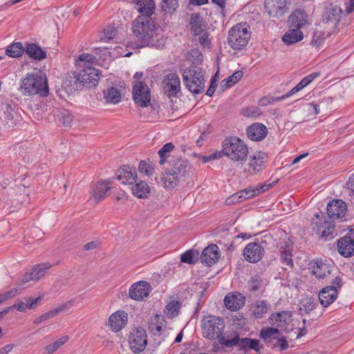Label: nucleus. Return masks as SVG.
Segmentation results:
<instances>
[{"label":"nucleus","mask_w":354,"mask_h":354,"mask_svg":"<svg viewBox=\"0 0 354 354\" xmlns=\"http://www.w3.org/2000/svg\"><path fill=\"white\" fill-rule=\"evenodd\" d=\"M79 74L84 87L88 88L97 85L100 77L99 71L91 66H85Z\"/></svg>","instance_id":"obj_16"},{"label":"nucleus","mask_w":354,"mask_h":354,"mask_svg":"<svg viewBox=\"0 0 354 354\" xmlns=\"http://www.w3.org/2000/svg\"><path fill=\"white\" fill-rule=\"evenodd\" d=\"M245 304V298L241 293H228L224 299L225 307L231 311L241 309Z\"/></svg>","instance_id":"obj_21"},{"label":"nucleus","mask_w":354,"mask_h":354,"mask_svg":"<svg viewBox=\"0 0 354 354\" xmlns=\"http://www.w3.org/2000/svg\"><path fill=\"white\" fill-rule=\"evenodd\" d=\"M263 153H259L250 158L248 163V171L256 174L263 170L264 167Z\"/></svg>","instance_id":"obj_37"},{"label":"nucleus","mask_w":354,"mask_h":354,"mask_svg":"<svg viewBox=\"0 0 354 354\" xmlns=\"http://www.w3.org/2000/svg\"><path fill=\"white\" fill-rule=\"evenodd\" d=\"M337 250L344 257H350L354 254V240L351 236H345L337 243Z\"/></svg>","instance_id":"obj_27"},{"label":"nucleus","mask_w":354,"mask_h":354,"mask_svg":"<svg viewBox=\"0 0 354 354\" xmlns=\"http://www.w3.org/2000/svg\"><path fill=\"white\" fill-rule=\"evenodd\" d=\"M191 29L194 35H201L205 32L206 25L200 14L195 13L191 17Z\"/></svg>","instance_id":"obj_38"},{"label":"nucleus","mask_w":354,"mask_h":354,"mask_svg":"<svg viewBox=\"0 0 354 354\" xmlns=\"http://www.w3.org/2000/svg\"><path fill=\"white\" fill-rule=\"evenodd\" d=\"M223 152L225 156L234 162H243L248 155L246 143L236 136L226 138L223 142Z\"/></svg>","instance_id":"obj_2"},{"label":"nucleus","mask_w":354,"mask_h":354,"mask_svg":"<svg viewBox=\"0 0 354 354\" xmlns=\"http://www.w3.org/2000/svg\"><path fill=\"white\" fill-rule=\"evenodd\" d=\"M218 80L217 74H216L212 78L210 86H209V88L206 92V95L207 96L212 97L214 95L216 88L218 86Z\"/></svg>","instance_id":"obj_61"},{"label":"nucleus","mask_w":354,"mask_h":354,"mask_svg":"<svg viewBox=\"0 0 354 354\" xmlns=\"http://www.w3.org/2000/svg\"><path fill=\"white\" fill-rule=\"evenodd\" d=\"M258 195H259V192L257 190V186H250L233 194L228 200L231 199L232 202L239 203L243 200L249 199Z\"/></svg>","instance_id":"obj_30"},{"label":"nucleus","mask_w":354,"mask_h":354,"mask_svg":"<svg viewBox=\"0 0 354 354\" xmlns=\"http://www.w3.org/2000/svg\"><path fill=\"white\" fill-rule=\"evenodd\" d=\"M53 266L49 262H43L35 265L30 271L26 272L22 277L21 281L25 283L29 281H38L44 277L47 271Z\"/></svg>","instance_id":"obj_13"},{"label":"nucleus","mask_w":354,"mask_h":354,"mask_svg":"<svg viewBox=\"0 0 354 354\" xmlns=\"http://www.w3.org/2000/svg\"><path fill=\"white\" fill-rule=\"evenodd\" d=\"M341 12V8L337 6L330 8L326 12L325 19L328 22L336 23L339 19Z\"/></svg>","instance_id":"obj_48"},{"label":"nucleus","mask_w":354,"mask_h":354,"mask_svg":"<svg viewBox=\"0 0 354 354\" xmlns=\"http://www.w3.org/2000/svg\"><path fill=\"white\" fill-rule=\"evenodd\" d=\"M286 0H265V8L269 15L279 17L286 10Z\"/></svg>","instance_id":"obj_20"},{"label":"nucleus","mask_w":354,"mask_h":354,"mask_svg":"<svg viewBox=\"0 0 354 354\" xmlns=\"http://www.w3.org/2000/svg\"><path fill=\"white\" fill-rule=\"evenodd\" d=\"M111 189L110 180H101L95 183L91 192V196L90 201L94 203H98L100 201L104 199L106 193Z\"/></svg>","instance_id":"obj_19"},{"label":"nucleus","mask_w":354,"mask_h":354,"mask_svg":"<svg viewBox=\"0 0 354 354\" xmlns=\"http://www.w3.org/2000/svg\"><path fill=\"white\" fill-rule=\"evenodd\" d=\"M133 98L135 103L140 106H148L151 102L148 86L142 82H137L133 87Z\"/></svg>","instance_id":"obj_11"},{"label":"nucleus","mask_w":354,"mask_h":354,"mask_svg":"<svg viewBox=\"0 0 354 354\" xmlns=\"http://www.w3.org/2000/svg\"><path fill=\"white\" fill-rule=\"evenodd\" d=\"M243 254L245 259L250 263L260 261L265 254V249L262 243L251 242L245 247Z\"/></svg>","instance_id":"obj_12"},{"label":"nucleus","mask_w":354,"mask_h":354,"mask_svg":"<svg viewBox=\"0 0 354 354\" xmlns=\"http://www.w3.org/2000/svg\"><path fill=\"white\" fill-rule=\"evenodd\" d=\"M96 62L97 58L95 56L88 53H82L75 59V65L84 68L85 66H90V64H93Z\"/></svg>","instance_id":"obj_41"},{"label":"nucleus","mask_w":354,"mask_h":354,"mask_svg":"<svg viewBox=\"0 0 354 354\" xmlns=\"http://www.w3.org/2000/svg\"><path fill=\"white\" fill-rule=\"evenodd\" d=\"M138 170L141 174L148 177L151 176L154 172V168L149 160L140 161L138 165Z\"/></svg>","instance_id":"obj_49"},{"label":"nucleus","mask_w":354,"mask_h":354,"mask_svg":"<svg viewBox=\"0 0 354 354\" xmlns=\"http://www.w3.org/2000/svg\"><path fill=\"white\" fill-rule=\"evenodd\" d=\"M243 75L241 71L234 72L232 75L229 76L227 79L222 80L221 84V88L222 91L225 90L228 87H231L236 84Z\"/></svg>","instance_id":"obj_43"},{"label":"nucleus","mask_w":354,"mask_h":354,"mask_svg":"<svg viewBox=\"0 0 354 354\" xmlns=\"http://www.w3.org/2000/svg\"><path fill=\"white\" fill-rule=\"evenodd\" d=\"M117 179L124 185H132L137 179L136 169L129 165L123 166L117 172Z\"/></svg>","instance_id":"obj_25"},{"label":"nucleus","mask_w":354,"mask_h":354,"mask_svg":"<svg viewBox=\"0 0 354 354\" xmlns=\"http://www.w3.org/2000/svg\"><path fill=\"white\" fill-rule=\"evenodd\" d=\"M163 88L168 97H175L180 89V82L176 73H169L165 77L163 81Z\"/></svg>","instance_id":"obj_18"},{"label":"nucleus","mask_w":354,"mask_h":354,"mask_svg":"<svg viewBox=\"0 0 354 354\" xmlns=\"http://www.w3.org/2000/svg\"><path fill=\"white\" fill-rule=\"evenodd\" d=\"M150 290L151 286L147 281H140L131 286L129 295L133 300L141 301L149 295Z\"/></svg>","instance_id":"obj_17"},{"label":"nucleus","mask_w":354,"mask_h":354,"mask_svg":"<svg viewBox=\"0 0 354 354\" xmlns=\"http://www.w3.org/2000/svg\"><path fill=\"white\" fill-rule=\"evenodd\" d=\"M178 7V0H162L161 3L162 9L167 12L172 13Z\"/></svg>","instance_id":"obj_50"},{"label":"nucleus","mask_w":354,"mask_h":354,"mask_svg":"<svg viewBox=\"0 0 354 354\" xmlns=\"http://www.w3.org/2000/svg\"><path fill=\"white\" fill-rule=\"evenodd\" d=\"M219 343L225 347H232L238 346L240 350L248 351L253 349L256 351H259V341L256 339L242 338L240 339L238 335H234L232 339H227L225 337H221Z\"/></svg>","instance_id":"obj_9"},{"label":"nucleus","mask_w":354,"mask_h":354,"mask_svg":"<svg viewBox=\"0 0 354 354\" xmlns=\"http://www.w3.org/2000/svg\"><path fill=\"white\" fill-rule=\"evenodd\" d=\"M117 32L118 30L113 26H109L104 30V35L109 39L114 38L116 36Z\"/></svg>","instance_id":"obj_63"},{"label":"nucleus","mask_w":354,"mask_h":354,"mask_svg":"<svg viewBox=\"0 0 354 354\" xmlns=\"http://www.w3.org/2000/svg\"><path fill=\"white\" fill-rule=\"evenodd\" d=\"M251 37L250 28L246 24H238L228 31L227 43L234 50H242Z\"/></svg>","instance_id":"obj_5"},{"label":"nucleus","mask_w":354,"mask_h":354,"mask_svg":"<svg viewBox=\"0 0 354 354\" xmlns=\"http://www.w3.org/2000/svg\"><path fill=\"white\" fill-rule=\"evenodd\" d=\"M25 49L26 46L24 47L22 43L15 42L7 47L6 54L11 57H19L25 52Z\"/></svg>","instance_id":"obj_42"},{"label":"nucleus","mask_w":354,"mask_h":354,"mask_svg":"<svg viewBox=\"0 0 354 354\" xmlns=\"http://www.w3.org/2000/svg\"><path fill=\"white\" fill-rule=\"evenodd\" d=\"M104 94L106 101L109 103L117 104L121 100V93L120 91L115 87L109 88L104 92Z\"/></svg>","instance_id":"obj_44"},{"label":"nucleus","mask_w":354,"mask_h":354,"mask_svg":"<svg viewBox=\"0 0 354 354\" xmlns=\"http://www.w3.org/2000/svg\"><path fill=\"white\" fill-rule=\"evenodd\" d=\"M312 272L313 274L319 279H330L332 281L334 274L333 272V266L322 259H317L312 266Z\"/></svg>","instance_id":"obj_14"},{"label":"nucleus","mask_w":354,"mask_h":354,"mask_svg":"<svg viewBox=\"0 0 354 354\" xmlns=\"http://www.w3.org/2000/svg\"><path fill=\"white\" fill-rule=\"evenodd\" d=\"M133 194L140 198H147L150 194L149 186L144 181H140L134 185L132 188Z\"/></svg>","instance_id":"obj_40"},{"label":"nucleus","mask_w":354,"mask_h":354,"mask_svg":"<svg viewBox=\"0 0 354 354\" xmlns=\"http://www.w3.org/2000/svg\"><path fill=\"white\" fill-rule=\"evenodd\" d=\"M219 258L218 248L212 244L206 247L201 254V261L211 266L214 265Z\"/></svg>","instance_id":"obj_26"},{"label":"nucleus","mask_w":354,"mask_h":354,"mask_svg":"<svg viewBox=\"0 0 354 354\" xmlns=\"http://www.w3.org/2000/svg\"><path fill=\"white\" fill-rule=\"evenodd\" d=\"M68 340V337L67 335L62 336L52 344L46 346L44 348L46 353L47 354H53L66 343Z\"/></svg>","instance_id":"obj_45"},{"label":"nucleus","mask_w":354,"mask_h":354,"mask_svg":"<svg viewBox=\"0 0 354 354\" xmlns=\"http://www.w3.org/2000/svg\"><path fill=\"white\" fill-rule=\"evenodd\" d=\"M149 329L154 335H160L162 330V326L158 323L151 322L149 324Z\"/></svg>","instance_id":"obj_62"},{"label":"nucleus","mask_w":354,"mask_h":354,"mask_svg":"<svg viewBox=\"0 0 354 354\" xmlns=\"http://www.w3.org/2000/svg\"><path fill=\"white\" fill-rule=\"evenodd\" d=\"M135 8L141 14L140 17H150L154 13L155 3L153 0H133Z\"/></svg>","instance_id":"obj_28"},{"label":"nucleus","mask_w":354,"mask_h":354,"mask_svg":"<svg viewBox=\"0 0 354 354\" xmlns=\"http://www.w3.org/2000/svg\"><path fill=\"white\" fill-rule=\"evenodd\" d=\"M18 293L17 288H12L9 291L0 294V304L8 299L15 297Z\"/></svg>","instance_id":"obj_59"},{"label":"nucleus","mask_w":354,"mask_h":354,"mask_svg":"<svg viewBox=\"0 0 354 354\" xmlns=\"http://www.w3.org/2000/svg\"><path fill=\"white\" fill-rule=\"evenodd\" d=\"M180 303L177 301H171L165 307V313L168 318H174L179 313Z\"/></svg>","instance_id":"obj_47"},{"label":"nucleus","mask_w":354,"mask_h":354,"mask_svg":"<svg viewBox=\"0 0 354 354\" xmlns=\"http://www.w3.org/2000/svg\"><path fill=\"white\" fill-rule=\"evenodd\" d=\"M300 310H304L308 313L315 308L316 301L313 299L306 298L302 300Z\"/></svg>","instance_id":"obj_53"},{"label":"nucleus","mask_w":354,"mask_h":354,"mask_svg":"<svg viewBox=\"0 0 354 354\" xmlns=\"http://www.w3.org/2000/svg\"><path fill=\"white\" fill-rule=\"evenodd\" d=\"M180 178L173 171L168 170L162 178L163 185L166 188H174L179 185Z\"/></svg>","instance_id":"obj_39"},{"label":"nucleus","mask_w":354,"mask_h":354,"mask_svg":"<svg viewBox=\"0 0 354 354\" xmlns=\"http://www.w3.org/2000/svg\"><path fill=\"white\" fill-rule=\"evenodd\" d=\"M183 80L186 88L194 94L203 92L205 78L203 69L196 66H190L184 71Z\"/></svg>","instance_id":"obj_4"},{"label":"nucleus","mask_w":354,"mask_h":354,"mask_svg":"<svg viewBox=\"0 0 354 354\" xmlns=\"http://www.w3.org/2000/svg\"><path fill=\"white\" fill-rule=\"evenodd\" d=\"M224 327V323L221 317L212 315L205 317L201 324L203 336L211 340L218 339L219 342L221 337H225L223 335Z\"/></svg>","instance_id":"obj_7"},{"label":"nucleus","mask_w":354,"mask_h":354,"mask_svg":"<svg viewBox=\"0 0 354 354\" xmlns=\"http://www.w3.org/2000/svg\"><path fill=\"white\" fill-rule=\"evenodd\" d=\"M189 56L192 59V63L194 65H198L202 63L203 60V55L201 52L198 49H193L189 53Z\"/></svg>","instance_id":"obj_55"},{"label":"nucleus","mask_w":354,"mask_h":354,"mask_svg":"<svg viewBox=\"0 0 354 354\" xmlns=\"http://www.w3.org/2000/svg\"><path fill=\"white\" fill-rule=\"evenodd\" d=\"M25 52L36 60H42L46 57V52L36 44H26Z\"/></svg>","instance_id":"obj_35"},{"label":"nucleus","mask_w":354,"mask_h":354,"mask_svg":"<svg viewBox=\"0 0 354 354\" xmlns=\"http://www.w3.org/2000/svg\"><path fill=\"white\" fill-rule=\"evenodd\" d=\"M326 212L330 219H340L346 215L347 206L342 200L333 199L328 203Z\"/></svg>","instance_id":"obj_15"},{"label":"nucleus","mask_w":354,"mask_h":354,"mask_svg":"<svg viewBox=\"0 0 354 354\" xmlns=\"http://www.w3.org/2000/svg\"><path fill=\"white\" fill-rule=\"evenodd\" d=\"M199 36L198 37V41L201 44V46H203L205 48H209L211 41L209 39V33L205 31L201 35H198Z\"/></svg>","instance_id":"obj_60"},{"label":"nucleus","mask_w":354,"mask_h":354,"mask_svg":"<svg viewBox=\"0 0 354 354\" xmlns=\"http://www.w3.org/2000/svg\"><path fill=\"white\" fill-rule=\"evenodd\" d=\"M311 227L313 232L325 241L330 240L334 237V222L322 212L315 214L312 219Z\"/></svg>","instance_id":"obj_6"},{"label":"nucleus","mask_w":354,"mask_h":354,"mask_svg":"<svg viewBox=\"0 0 354 354\" xmlns=\"http://www.w3.org/2000/svg\"><path fill=\"white\" fill-rule=\"evenodd\" d=\"M174 149V145L171 142H167L158 151V155L160 156L159 164L162 165L167 161V159L169 157L170 153Z\"/></svg>","instance_id":"obj_46"},{"label":"nucleus","mask_w":354,"mask_h":354,"mask_svg":"<svg viewBox=\"0 0 354 354\" xmlns=\"http://www.w3.org/2000/svg\"><path fill=\"white\" fill-rule=\"evenodd\" d=\"M194 251L192 250H189L182 254L180 260L183 263L192 264L194 263Z\"/></svg>","instance_id":"obj_58"},{"label":"nucleus","mask_w":354,"mask_h":354,"mask_svg":"<svg viewBox=\"0 0 354 354\" xmlns=\"http://www.w3.org/2000/svg\"><path fill=\"white\" fill-rule=\"evenodd\" d=\"M242 114L247 118H257L261 111L258 106H249L242 109Z\"/></svg>","instance_id":"obj_51"},{"label":"nucleus","mask_w":354,"mask_h":354,"mask_svg":"<svg viewBox=\"0 0 354 354\" xmlns=\"http://www.w3.org/2000/svg\"><path fill=\"white\" fill-rule=\"evenodd\" d=\"M280 259L283 263L293 267V261L292 259V254L291 250L283 249L280 251Z\"/></svg>","instance_id":"obj_52"},{"label":"nucleus","mask_w":354,"mask_h":354,"mask_svg":"<svg viewBox=\"0 0 354 354\" xmlns=\"http://www.w3.org/2000/svg\"><path fill=\"white\" fill-rule=\"evenodd\" d=\"M303 38L304 34L300 30L290 28L282 37V41L287 45H291L302 40Z\"/></svg>","instance_id":"obj_36"},{"label":"nucleus","mask_w":354,"mask_h":354,"mask_svg":"<svg viewBox=\"0 0 354 354\" xmlns=\"http://www.w3.org/2000/svg\"><path fill=\"white\" fill-rule=\"evenodd\" d=\"M133 33L139 41L136 48L147 46L153 35L155 25L151 18L138 17L133 23Z\"/></svg>","instance_id":"obj_3"},{"label":"nucleus","mask_w":354,"mask_h":354,"mask_svg":"<svg viewBox=\"0 0 354 354\" xmlns=\"http://www.w3.org/2000/svg\"><path fill=\"white\" fill-rule=\"evenodd\" d=\"M20 88L24 95H35L46 97L49 93L46 77L43 74L31 73L21 81Z\"/></svg>","instance_id":"obj_1"},{"label":"nucleus","mask_w":354,"mask_h":354,"mask_svg":"<svg viewBox=\"0 0 354 354\" xmlns=\"http://www.w3.org/2000/svg\"><path fill=\"white\" fill-rule=\"evenodd\" d=\"M66 92L73 93V92L82 89L84 86L81 81L79 72L75 71L68 75L63 82Z\"/></svg>","instance_id":"obj_24"},{"label":"nucleus","mask_w":354,"mask_h":354,"mask_svg":"<svg viewBox=\"0 0 354 354\" xmlns=\"http://www.w3.org/2000/svg\"><path fill=\"white\" fill-rule=\"evenodd\" d=\"M247 136L252 141H261L268 134V129L262 123L256 122L248 127Z\"/></svg>","instance_id":"obj_22"},{"label":"nucleus","mask_w":354,"mask_h":354,"mask_svg":"<svg viewBox=\"0 0 354 354\" xmlns=\"http://www.w3.org/2000/svg\"><path fill=\"white\" fill-rule=\"evenodd\" d=\"M129 344L131 350L135 353L144 351L147 346L146 330L142 327L133 329L129 336Z\"/></svg>","instance_id":"obj_10"},{"label":"nucleus","mask_w":354,"mask_h":354,"mask_svg":"<svg viewBox=\"0 0 354 354\" xmlns=\"http://www.w3.org/2000/svg\"><path fill=\"white\" fill-rule=\"evenodd\" d=\"M278 333H279V330L277 328H272V327L263 328L260 333V337L262 339H266L274 337Z\"/></svg>","instance_id":"obj_56"},{"label":"nucleus","mask_w":354,"mask_h":354,"mask_svg":"<svg viewBox=\"0 0 354 354\" xmlns=\"http://www.w3.org/2000/svg\"><path fill=\"white\" fill-rule=\"evenodd\" d=\"M342 277L335 276L332 279L330 286H326L319 291V300L323 307H328L336 300L338 290L342 288Z\"/></svg>","instance_id":"obj_8"},{"label":"nucleus","mask_w":354,"mask_h":354,"mask_svg":"<svg viewBox=\"0 0 354 354\" xmlns=\"http://www.w3.org/2000/svg\"><path fill=\"white\" fill-rule=\"evenodd\" d=\"M41 297H38L37 298H27L25 299V303L28 304V308L34 309L36 308L37 303L41 301Z\"/></svg>","instance_id":"obj_64"},{"label":"nucleus","mask_w":354,"mask_h":354,"mask_svg":"<svg viewBox=\"0 0 354 354\" xmlns=\"http://www.w3.org/2000/svg\"><path fill=\"white\" fill-rule=\"evenodd\" d=\"M304 88V86L300 81L294 88H292L290 91H289L286 94L278 97L276 100V101L286 99V98L290 97L291 95L297 93V92L300 91Z\"/></svg>","instance_id":"obj_57"},{"label":"nucleus","mask_w":354,"mask_h":354,"mask_svg":"<svg viewBox=\"0 0 354 354\" xmlns=\"http://www.w3.org/2000/svg\"><path fill=\"white\" fill-rule=\"evenodd\" d=\"M70 308V305L68 304H64L60 305L59 306L49 310L48 312L44 313L41 316L36 318L33 323L35 324H39L50 318H53L57 315L59 313L65 311L66 310Z\"/></svg>","instance_id":"obj_34"},{"label":"nucleus","mask_w":354,"mask_h":354,"mask_svg":"<svg viewBox=\"0 0 354 354\" xmlns=\"http://www.w3.org/2000/svg\"><path fill=\"white\" fill-rule=\"evenodd\" d=\"M268 307L266 300H257L250 305V311L256 319H261L268 313Z\"/></svg>","instance_id":"obj_31"},{"label":"nucleus","mask_w":354,"mask_h":354,"mask_svg":"<svg viewBox=\"0 0 354 354\" xmlns=\"http://www.w3.org/2000/svg\"><path fill=\"white\" fill-rule=\"evenodd\" d=\"M171 170L176 174L180 179H182L189 174L191 165L187 160L179 159L174 162Z\"/></svg>","instance_id":"obj_32"},{"label":"nucleus","mask_w":354,"mask_h":354,"mask_svg":"<svg viewBox=\"0 0 354 354\" xmlns=\"http://www.w3.org/2000/svg\"><path fill=\"white\" fill-rule=\"evenodd\" d=\"M127 321V313L123 310H119L109 317V324L113 331L118 332L124 327Z\"/></svg>","instance_id":"obj_23"},{"label":"nucleus","mask_w":354,"mask_h":354,"mask_svg":"<svg viewBox=\"0 0 354 354\" xmlns=\"http://www.w3.org/2000/svg\"><path fill=\"white\" fill-rule=\"evenodd\" d=\"M292 313L288 310L274 313L269 317L270 323L272 325L277 324L278 326L286 325L290 321Z\"/></svg>","instance_id":"obj_33"},{"label":"nucleus","mask_w":354,"mask_h":354,"mask_svg":"<svg viewBox=\"0 0 354 354\" xmlns=\"http://www.w3.org/2000/svg\"><path fill=\"white\" fill-rule=\"evenodd\" d=\"M59 121L64 126L69 127L73 121V115L68 111L64 110L60 113Z\"/></svg>","instance_id":"obj_54"},{"label":"nucleus","mask_w":354,"mask_h":354,"mask_svg":"<svg viewBox=\"0 0 354 354\" xmlns=\"http://www.w3.org/2000/svg\"><path fill=\"white\" fill-rule=\"evenodd\" d=\"M308 23V15L299 10H295L289 17L288 24L290 28L300 30Z\"/></svg>","instance_id":"obj_29"}]
</instances>
